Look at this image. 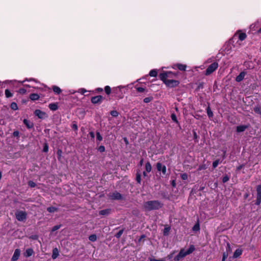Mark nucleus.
Instances as JSON below:
<instances>
[{"instance_id":"1","label":"nucleus","mask_w":261,"mask_h":261,"mask_svg":"<svg viewBox=\"0 0 261 261\" xmlns=\"http://www.w3.org/2000/svg\"><path fill=\"white\" fill-rule=\"evenodd\" d=\"M172 75L169 72H162L159 75L160 79L169 87H174L178 85V81L174 79H167V76Z\"/></svg>"},{"instance_id":"2","label":"nucleus","mask_w":261,"mask_h":261,"mask_svg":"<svg viewBox=\"0 0 261 261\" xmlns=\"http://www.w3.org/2000/svg\"><path fill=\"white\" fill-rule=\"evenodd\" d=\"M162 204L158 201H149L144 203V207L146 211L158 210L161 208Z\"/></svg>"},{"instance_id":"3","label":"nucleus","mask_w":261,"mask_h":261,"mask_svg":"<svg viewBox=\"0 0 261 261\" xmlns=\"http://www.w3.org/2000/svg\"><path fill=\"white\" fill-rule=\"evenodd\" d=\"M195 250V247L193 245H191L189 248L186 250L185 249H181L178 254L175 257V261H179L181 258L185 257L186 255L192 253Z\"/></svg>"},{"instance_id":"4","label":"nucleus","mask_w":261,"mask_h":261,"mask_svg":"<svg viewBox=\"0 0 261 261\" xmlns=\"http://www.w3.org/2000/svg\"><path fill=\"white\" fill-rule=\"evenodd\" d=\"M218 67V64L217 62H214L210 65L205 70V74L208 75L215 71Z\"/></svg>"},{"instance_id":"5","label":"nucleus","mask_w":261,"mask_h":261,"mask_svg":"<svg viewBox=\"0 0 261 261\" xmlns=\"http://www.w3.org/2000/svg\"><path fill=\"white\" fill-rule=\"evenodd\" d=\"M27 213L24 211H19L15 213V216L19 221H23L27 218Z\"/></svg>"},{"instance_id":"6","label":"nucleus","mask_w":261,"mask_h":261,"mask_svg":"<svg viewBox=\"0 0 261 261\" xmlns=\"http://www.w3.org/2000/svg\"><path fill=\"white\" fill-rule=\"evenodd\" d=\"M156 166L158 171H161L163 175L166 174V167L165 165H163L162 163L158 162L156 163Z\"/></svg>"},{"instance_id":"7","label":"nucleus","mask_w":261,"mask_h":261,"mask_svg":"<svg viewBox=\"0 0 261 261\" xmlns=\"http://www.w3.org/2000/svg\"><path fill=\"white\" fill-rule=\"evenodd\" d=\"M34 114L35 116H37L39 118L44 119L46 117V114L45 112L41 111L40 110H36L34 111Z\"/></svg>"},{"instance_id":"8","label":"nucleus","mask_w":261,"mask_h":261,"mask_svg":"<svg viewBox=\"0 0 261 261\" xmlns=\"http://www.w3.org/2000/svg\"><path fill=\"white\" fill-rule=\"evenodd\" d=\"M110 197L112 199L119 200L121 199V195L118 192H114L110 195Z\"/></svg>"},{"instance_id":"9","label":"nucleus","mask_w":261,"mask_h":261,"mask_svg":"<svg viewBox=\"0 0 261 261\" xmlns=\"http://www.w3.org/2000/svg\"><path fill=\"white\" fill-rule=\"evenodd\" d=\"M20 251L18 249H16L15 250L14 254L12 257V261H16L18 259L19 256H20Z\"/></svg>"},{"instance_id":"10","label":"nucleus","mask_w":261,"mask_h":261,"mask_svg":"<svg viewBox=\"0 0 261 261\" xmlns=\"http://www.w3.org/2000/svg\"><path fill=\"white\" fill-rule=\"evenodd\" d=\"M237 34H238V38H239V40L241 41L244 40L247 37V35H246V33L241 32L240 31L238 32L235 34V36H236Z\"/></svg>"},{"instance_id":"11","label":"nucleus","mask_w":261,"mask_h":261,"mask_svg":"<svg viewBox=\"0 0 261 261\" xmlns=\"http://www.w3.org/2000/svg\"><path fill=\"white\" fill-rule=\"evenodd\" d=\"M246 72L244 71L241 72L237 77L236 79V81L238 82H241L244 79L246 75Z\"/></svg>"},{"instance_id":"12","label":"nucleus","mask_w":261,"mask_h":261,"mask_svg":"<svg viewBox=\"0 0 261 261\" xmlns=\"http://www.w3.org/2000/svg\"><path fill=\"white\" fill-rule=\"evenodd\" d=\"M243 252V250L241 249H237L234 252L233 255V257L234 258H237L239 257Z\"/></svg>"},{"instance_id":"13","label":"nucleus","mask_w":261,"mask_h":261,"mask_svg":"<svg viewBox=\"0 0 261 261\" xmlns=\"http://www.w3.org/2000/svg\"><path fill=\"white\" fill-rule=\"evenodd\" d=\"M176 68L181 71H185L187 68V66L182 64H176L174 65Z\"/></svg>"},{"instance_id":"14","label":"nucleus","mask_w":261,"mask_h":261,"mask_svg":"<svg viewBox=\"0 0 261 261\" xmlns=\"http://www.w3.org/2000/svg\"><path fill=\"white\" fill-rule=\"evenodd\" d=\"M24 124L28 128H31L33 127V123L26 119H24L23 121Z\"/></svg>"},{"instance_id":"15","label":"nucleus","mask_w":261,"mask_h":261,"mask_svg":"<svg viewBox=\"0 0 261 261\" xmlns=\"http://www.w3.org/2000/svg\"><path fill=\"white\" fill-rule=\"evenodd\" d=\"M50 110L52 111H56L58 109V106L57 103H50L48 106Z\"/></svg>"},{"instance_id":"16","label":"nucleus","mask_w":261,"mask_h":261,"mask_svg":"<svg viewBox=\"0 0 261 261\" xmlns=\"http://www.w3.org/2000/svg\"><path fill=\"white\" fill-rule=\"evenodd\" d=\"M34 253V251L32 248H28L26 250L25 253L24 254L25 256L29 257L33 255Z\"/></svg>"},{"instance_id":"17","label":"nucleus","mask_w":261,"mask_h":261,"mask_svg":"<svg viewBox=\"0 0 261 261\" xmlns=\"http://www.w3.org/2000/svg\"><path fill=\"white\" fill-rule=\"evenodd\" d=\"M40 96L38 94L32 93L30 95V98L32 100H36L39 99Z\"/></svg>"},{"instance_id":"18","label":"nucleus","mask_w":261,"mask_h":261,"mask_svg":"<svg viewBox=\"0 0 261 261\" xmlns=\"http://www.w3.org/2000/svg\"><path fill=\"white\" fill-rule=\"evenodd\" d=\"M59 255V251L57 248L53 249L52 258L53 259H56Z\"/></svg>"},{"instance_id":"19","label":"nucleus","mask_w":261,"mask_h":261,"mask_svg":"<svg viewBox=\"0 0 261 261\" xmlns=\"http://www.w3.org/2000/svg\"><path fill=\"white\" fill-rule=\"evenodd\" d=\"M145 171L147 173H149L151 171L152 167H151V164L149 162H147L145 164Z\"/></svg>"},{"instance_id":"20","label":"nucleus","mask_w":261,"mask_h":261,"mask_svg":"<svg viewBox=\"0 0 261 261\" xmlns=\"http://www.w3.org/2000/svg\"><path fill=\"white\" fill-rule=\"evenodd\" d=\"M247 128V126L246 125H240L237 126V131L238 132H244Z\"/></svg>"},{"instance_id":"21","label":"nucleus","mask_w":261,"mask_h":261,"mask_svg":"<svg viewBox=\"0 0 261 261\" xmlns=\"http://www.w3.org/2000/svg\"><path fill=\"white\" fill-rule=\"evenodd\" d=\"M110 213V210L109 209H106L101 210L99 212V214L105 216V215H108Z\"/></svg>"},{"instance_id":"22","label":"nucleus","mask_w":261,"mask_h":261,"mask_svg":"<svg viewBox=\"0 0 261 261\" xmlns=\"http://www.w3.org/2000/svg\"><path fill=\"white\" fill-rule=\"evenodd\" d=\"M53 90L55 93H57L58 94H59L62 91L61 89L56 86H54L53 87Z\"/></svg>"},{"instance_id":"23","label":"nucleus","mask_w":261,"mask_h":261,"mask_svg":"<svg viewBox=\"0 0 261 261\" xmlns=\"http://www.w3.org/2000/svg\"><path fill=\"white\" fill-rule=\"evenodd\" d=\"M257 198H261V185H259L257 187Z\"/></svg>"},{"instance_id":"24","label":"nucleus","mask_w":261,"mask_h":261,"mask_svg":"<svg viewBox=\"0 0 261 261\" xmlns=\"http://www.w3.org/2000/svg\"><path fill=\"white\" fill-rule=\"evenodd\" d=\"M157 74H158V72H157V70L156 69H152V70H150V71L149 72V75L150 76L156 77L157 75Z\"/></svg>"},{"instance_id":"25","label":"nucleus","mask_w":261,"mask_h":261,"mask_svg":"<svg viewBox=\"0 0 261 261\" xmlns=\"http://www.w3.org/2000/svg\"><path fill=\"white\" fill-rule=\"evenodd\" d=\"M47 211L49 213H54L55 212H57L58 211V208L55 207L50 206L47 208Z\"/></svg>"},{"instance_id":"26","label":"nucleus","mask_w":261,"mask_h":261,"mask_svg":"<svg viewBox=\"0 0 261 261\" xmlns=\"http://www.w3.org/2000/svg\"><path fill=\"white\" fill-rule=\"evenodd\" d=\"M166 72H169L172 74V75L167 76V79H173V78H175L177 76V73L171 71H167Z\"/></svg>"},{"instance_id":"27","label":"nucleus","mask_w":261,"mask_h":261,"mask_svg":"<svg viewBox=\"0 0 261 261\" xmlns=\"http://www.w3.org/2000/svg\"><path fill=\"white\" fill-rule=\"evenodd\" d=\"M105 91L107 95H109L111 92V89L110 86H107L105 87Z\"/></svg>"},{"instance_id":"28","label":"nucleus","mask_w":261,"mask_h":261,"mask_svg":"<svg viewBox=\"0 0 261 261\" xmlns=\"http://www.w3.org/2000/svg\"><path fill=\"white\" fill-rule=\"evenodd\" d=\"M206 111H207V114L208 116L210 118L212 117L213 116V112L211 111L210 107H208L207 108Z\"/></svg>"},{"instance_id":"29","label":"nucleus","mask_w":261,"mask_h":261,"mask_svg":"<svg viewBox=\"0 0 261 261\" xmlns=\"http://www.w3.org/2000/svg\"><path fill=\"white\" fill-rule=\"evenodd\" d=\"M136 180L138 183H139V184L141 183V174L139 172H137V173Z\"/></svg>"},{"instance_id":"30","label":"nucleus","mask_w":261,"mask_h":261,"mask_svg":"<svg viewBox=\"0 0 261 261\" xmlns=\"http://www.w3.org/2000/svg\"><path fill=\"white\" fill-rule=\"evenodd\" d=\"M11 108L13 110H16L18 109V107L16 103L13 102L11 104Z\"/></svg>"},{"instance_id":"31","label":"nucleus","mask_w":261,"mask_h":261,"mask_svg":"<svg viewBox=\"0 0 261 261\" xmlns=\"http://www.w3.org/2000/svg\"><path fill=\"white\" fill-rule=\"evenodd\" d=\"M89 239L91 241H95L97 239V236L96 234H92L89 236Z\"/></svg>"},{"instance_id":"32","label":"nucleus","mask_w":261,"mask_h":261,"mask_svg":"<svg viewBox=\"0 0 261 261\" xmlns=\"http://www.w3.org/2000/svg\"><path fill=\"white\" fill-rule=\"evenodd\" d=\"M5 95H6V96L7 98H9V97H10L12 96V94L11 93L10 90H9L8 89H6L5 90Z\"/></svg>"},{"instance_id":"33","label":"nucleus","mask_w":261,"mask_h":261,"mask_svg":"<svg viewBox=\"0 0 261 261\" xmlns=\"http://www.w3.org/2000/svg\"><path fill=\"white\" fill-rule=\"evenodd\" d=\"M253 110L256 113L261 115V109L259 107H255L254 108Z\"/></svg>"},{"instance_id":"34","label":"nucleus","mask_w":261,"mask_h":261,"mask_svg":"<svg viewBox=\"0 0 261 261\" xmlns=\"http://www.w3.org/2000/svg\"><path fill=\"white\" fill-rule=\"evenodd\" d=\"M180 177H181V179L182 180H187L188 179V174L187 173H184L181 174Z\"/></svg>"},{"instance_id":"35","label":"nucleus","mask_w":261,"mask_h":261,"mask_svg":"<svg viewBox=\"0 0 261 261\" xmlns=\"http://www.w3.org/2000/svg\"><path fill=\"white\" fill-rule=\"evenodd\" d=\"M111 115L113 117H117L118 116V112L117 111L113 110L110 112Z\"/></svg>"},{"instance_id":"36","label":"nucleus","mask_w":261,"mask_h":261,"mask_svg":"<svg viewBox=\"0 0 261 261\" xmlns=\"http://www.w3.org/2000/svg\"><path fill=\"white\" fill-rule=\"evenodd\" d=\"M200 229V226L198 223H196L193 227L194 231H198Z\"/></svg>"},{"instance_id":"37","label":"nucleus","mask_w":261,"mask_h":261,"mask_svg":"<svg viewBox=\"0 0 261 261\" xmlns=\"http://www.w3.org/2000/svg\"><path fill=\"white\" fill-rule=\"evenodd\" d=\"M220 163V161L219 160H217L216 161H215L213 163V167L214 168H216L218 164Z\"/></svg>"},{"instance_id":"38","label":"nucleus","mask_w":261,"mask_h":261,"mask_svg":"<svg viewBox=\"0 0 261 261\" xmlns=\"http://www.w3.org/2000/svg\"><path fill=\"white\" fill-rule=\"evenodd\" d=\"M28 185L31 188H34L36 186V184L33 181L30 180L28 182Z\"/></svg>"},{"instance_id":"39","label":"nucleus","mask_w":261,"mask_h":261,"mask_svg":"<svg viewBox=\"0 0 261 261\" xmlns=\"http://www.w3.org/2000/svg\"><path fill=\"white\" fill-rule=\"evenodd\" d=\"M123 232V229H121L119 230L115 235L116 237L117 238H119L121 236Z\"/></svg>"},{"instance_id":"40","label":"nucleus","mask_w":261,"mask_h":261,"mask_svg":"<svg viewBox=\"0 0 261 261\" xmlns=\"http://www.w3.org/2000/svg\"><path fill=\"white\" fill-rule=\"evenodd\" d=\"M61 227V225H55L54 226L53 228H52V231H55L58 229H59L60 227Z\"/></svg>"},{"instance_id":"41","label":"nucleus","mask_w":261,"mask_h":261,"mask_svg":"<svg viewBox=\"0 0 261 261\" xmlns=\"http://www.w3.org/2000/svg\"><path fill=\"white\" fill-rule=\"evenodd\" d=\"M229 179V177L227 175H225L222 178V181L223 182L225 183L228 181Z\"/></svg>"},{"instance_id":"42","label":"nucleus","mask_w":261,"mask_h":261,"mask_svg":"<svg viewBox=\"0 0 261 261\" xmlns=\"http://www.w3.org/2000/svg\"><path fill=\"white\" fill-rule=\"evenodd\" d=\"M92 102L94 103H96L98 102V96H95L92 98L91 99Z\"/></svg>"},{"instance_id":"43","label":"nucleus","mask_w":261,"mask_h":261,"mask_svg":"<svg viewBox=\"0 0 261 261\" xmlns=\"http://www.w3.org/2000/svg\"><path fill=\"white\" fill-rule=\"evenodd\" d=\"M137 91L139 92H143L145 91V88L143 87H136Z\"/></svg>"},{"instance_id":"44","label":"nucleus","mask_w":261,"mask_h":261,"mask_svg":"<svg viewBox=\"0 0 261 261\" xmlns=\"http://www.w3.org/2000/svg\"><path fill=\"white\" fill-rule=\"evenodd\" d=\"M171 119L172 120L175 122H177V118H176V115L174 114H172L171 116Z\"/></svg>"},{"instance_id":"45","label":"nucleus","mask_w":261,"mask_h":261,"mask_svg":"<svg viewBox=\"0 0 261 261\" xmlns=\"http://www.w3.org/2000/svg\"><path fill=\"white\" fill-rule=\"evenodd\" d=\"M13 136L14 137H17L18 138L19 137V133L18 131L16 130V131H14L13 133Z\"/></svg>"},{"instance_id":"46","label":"nucleus","mask_w":261,"mask_h":261,"mask_svg":"<svg viewBox=\"0 0 261 261\" xmlns=\"http://www.w3.org/2000/svg\"><path fill=\"white\" fill-rule=\"evenodd\" d=\"M149 260L150 261H166V259L165 258H162L161 259H156L154 258H150Z\"/></svg>"},{"instance_id":"47","label":"nucleus","mask_w":261,"mask_h":261,"mask_svg":"<svg viewBox=\"0 0 261 261\" xmlns=\"http://www.w3.org/2000/svg\"><path fill=\"white\" fill-rule=\"evenodd\" d=\"M48 147L47 144H45L43 147V151L45 152H46L48 151Z\"/></svg>"},{"instance_id":"48","label":"nucleus","mask_w":261,"mask_h":261,"mask_svg":"<svg viewBox=\"0 0 261 261\" xmlns=\"http://www.w3.org/2000/svg\"><path fill=\"white\" fill-rule=\"evenodd\" d=\"M151 99L149 97H146L144 99L143 101L145 103H148L151 101Z\"/></svg>"},{"instance_id":"49","label":"nucleus","mask_w":261,"mask_h":261,"mask_svg":"<svg viewBox=\"0 0 261 261\" xmlns=\"http://www.w3.org/2000/svg\"><path fill=\"white\" fill-rule=\"evenodd\" d=\"M62 151L61 149H59L57 151V155L58 156V159L60 160V157L61 156Z\"/></svg>"},{"instance_id":"50","label":"nucleus","mask_w":261,"mask_h":261,"mask_svg":"<svg viewBox=\"0 0 261 261\" xmlns=\"http://www.w3.org/2000/svg\"><path fill=\"white\" fill-rule=\"evenodd\" d=\"M71 127L72 128V129H73L75 130H77V128H78L77 127V124L75 123H74L72 125Z\"/></svg>"},{"instance_id":"51","label":"nucleus","mask_w":261,"mask_h":261,"mask_svg":"<svg viewBox=\"0 0 261 261\" xmlns=\"http://www.w3.org/2000/svg\"><path fill=\"white\" fill-rule=\"evenodd\" d=\"M170 228L169 227L165 228L164 230V235L167 234L169 231Z\"/></svg>"},{"instance_id":"52","label":"nucleus","mask_w":261,"mask_h":261,"mask_svg":"<svg viewBox=\"0 0 261 261\" xmlns=\"http://www.w3.org/2000/svg\"><path fill=\"white\" fill-rule=\"evenodd\" d=\"M105 150V148L103 146H99V151L103 152Z\"/></svg>"},{"instance_id":"53","label":"nucleus","mask_w":261,"mask_h":261,"mask_svg":"<svg viewBox=\"0 0 261 261\" xmlns=\"http://www.w3.org/2000/svg\"><path fill=\"white\" fill-rule=\"evenodd\" d=\"M227 257V254L226 253H224L223 254V258L222 261H225V259Z\"/></svg>"},{"instance_id":"54","label":"nucleus","mask_w":261,"mask_h":261,"mask_svg":"<svg viewBox=\"0 0 261 261\" xmlns=\"http://www.w3.org/2000/svg\"><path fill=\"white\" fill-rule=\"evenodd\" d=\"M89 136L92 139H94V133L92 132L89 133Z\"/></svg>"},{"instance_id":"55","label":"nucleus","mask_w":261,"mask_h":261,"mask_svg":"<svg viewBox=\"0 0 261 261\" xmlns=\"http://www.w3.org/2000/svg\"><path fill=\"white\" fill-rule=\"evenodd\" d=\"M261 202V198H256V204H259Z\"/></svg>"},{"instance_id":"56","label":"nucleus","mask_w":261,"mask_h":261,"mask_svg":"<svg viewBox=\"0 0 261 261\" xmlns=\"http://www.w3.org/2000/svg\"><path fill=\"white\" fill-rule=\"evenodd\" d=\"M79 91L82 94H84L86 92V90L84 89H81Z\"/></svg>"},{"instance_id":"57","label":"nucleus","mask_w":261,"mask_h":261,"mask_svg":"<svg viewBox=\"0 0 261 261\" xmlns=\"http://www.w3.org/2000/svg\"><path fill=\"white\" fill-rule=\"evenodd\" d=\"M227 251H231V248H230V246L229 243H228L227 244Z\"/></svg>"},{"instance_id":"58","label":"nucleus","mask_w":261,"mask_h":261,"mask_svg":"<svg viewBox=\"0 0 261 261\" xmlns=\"http://www.w3.org/2000/svg\"><path fill=\"white\" fill-rule=\"evenodd\" d=\"M20 93H24L25 92L26 90L24 89H20Z\"/></svg>"},{"instance_id":"59","label":"nucleus","mask_w":261,"mask_h":261,"mask_svg":"<svg viewBox=\"0 0 261 261\" xmlns=\"http://www.w3.org/2000/svg\"><path fill=\"white\" fill-rule=\"evenodd\" d=\"M243 167V165H240V166H238L237 167V170H241L242 168Z\"/></svg>"},{"instance_id":"60","label":"nucleus","mask_w":261,"mask_h":261,"mask_svg":"<svg viewBox=\"0 0 261 261\" xmlns=\"http://www.w3.org/2000/svg\"><path fill=\"white\" fill-rule=\"evenodd\" d=\"M171 184H172V186L173 187H175V186H176V184H175V180H173V181H172Z\"/></svg>"},{"instance_id":"61","label":"nucleus","mask_w":261,"mask_h":261,"mask_svg":"<svg viewBox=\"0 0 261 261\" xmlns=\"http://www.w3.org/2000/svg\"><path fill=\"white\" fill-rule=\"evenodd\" d=\"M143 159H142L140 161V163H139V165L140 166H142L143 165Z\"/></svg>"},{"instance_id":"62","label":"nucleus","mask_w":261,"mask_h":261,"mask_svg":"<svg viewBox=\"0 0 261 261\" xmlns=\"http://www.w3.org/2000/svg\"><path fill=\"white\" fill-rule=\"evenodd\" d=\"M146 173H147L146 171H144L143 173V175L144 176V177H145L147 176V174Z\"/></svg>"},{"instance_id":"63","label":"nucleus","mask_w":261,"mask_h":261,"mask_svg":"<svg viewBox=\"0 0 261 261\" xmlns=\"http://www.w3.org/2000/svg\"><path fill=\"white\" fill-rule=\"evenodd\" d=\"M31 238H32L33 239L35 240V239H37V236H32Z\"/></svg>"},{"instance_id":"64","label":"nucleus","mask_w":261,"mask_h":261,"mask_svg":"<svg viewBox=\"0 0 261 261\" xmlns=\"http://www.w3.org/2000/svg\"><path fill=\"white\" fill-rule=\"evenodd\" d=\"M204 169V167H202V166H200V167H199V169H199V170H202V169Z\"/></svg>"}]
</instances>
